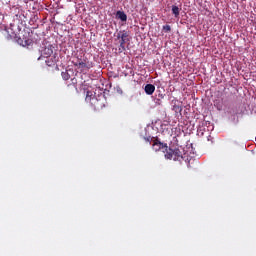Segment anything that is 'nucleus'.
<instances>
[{
    "mask_svg": "<svg viewBox=\"0 0 256 256\" xmlns=\"http://www.w3.org/2000/svg\"><path fill=\"white\" fill-rule=\"evenodd\" d=\"M72 64L77 69L84 71L85 69L89 70L93 68V63L87 61V59L83 58V56H73Z\"/></svg>",
    "mask_w": 256,
    "mask_h": 256,
    "instance_id": "obj_1",
    "label": "nucleus"
},
{
    "mask_svg": "<svg viewBox=\"0 0 256 256\" xmlns=\"http://www.w3.org/2000/svg\"><path fill=\"white\" fill-rule=\"evenodd\" d=\"M130 33L127 30H120L117 33V39L119 41V50L125 51V44L130 42Z\"/></svg>",
    "mask_w": 256,
    "mask_h": 256,
    "instance_id": "obj_2",
    "label": "nucleus"
},
{
    "mask_svg": "<svg viewBox=\"0 0 256 256\" xmlns=\"http://www.w3.org/2000/svg\"><path fill=\"white\" fill-rule=\"evenodd\" d=\"M165 158L167 160L181 161L183 159V155L181 150H179L178 148L176 149L168 148L165 153Z\"/></svg>",
    "mask_w": 256,
    "mask_h": 256,
    "instance_id": "obj_3",
    "label": "nucleus"
},
{
    "mask_svg": "<svg viewBox=\"0 0 256 256\" xmlns=\"http://www.w3.org/2000/svg\"><path fill=\"white\" fill-rule=\"evenodd\" d=\"M168 149V144L162 143L159 138H154V140H152V150L155 152L162 151L163 153H167Z\"/></svg>",
    "mask_w": 256,
    "mask_h": 256,
    "instance_id": "obj_4",
    "label": "nucleus"
},
{
    "mask_svg": "<svg viewBox=\"0 0 256 256\" xmlns=\"http://www.w3.org/2000/svg\"><path fill=\"white\" fill-rule=\"evenodd\" d=\"M54 53V46L49 44L46 46L44 49L41 50V56L38 58V61L41 60L43 57L44 58H49L53 55Z\"/></svg>",
    "mask_w": 256,
    "mask_h": 256,
    "instance_id": "obj_5",
    "label": "nucleus"
},
{
    "mask_svg": "<svg viewBox=\"0 0 256 256\" xmlns=\"http://www.w3.org/2000/svg\"><path fill=\"white\" fill-rule=\"evenodd\" d=\"M58 61H59V56L57 53H54L52 57L46 60V65L48 67H54L55 65H57Z\"/></svg>",
    "mask_w": 256,
    "mask_h": 256,
    "instance_id": "obj_6",
    "label": "nucleus"
},
{
    "mask_svg": "<svg viewBox=\"0 0 256 256\" xmlns=\"http://www.w3.org/2000/svg\"><path fill=\"white\" fill-rule=\"evenodd\" d=\"M116 18L122 22H127L128 21V16L125 14L124 11L118 10L116 12Z\"/></svg>",
    "mask_w": 256,
    "mask_h": 256,
    "instance_id": "obj_7",
    "label": "nucleus"
},
{
    "mask_svg": "<svg viewBox=\"0 0 256 256\" xmlns=\"http://www.w3.org/2000/svg\"><path fill=\"white\" fill-rule=\"evenodd\" d=\"M144 92H146L147 95H153L155 92V85L146 84V86H144Z\"/></svg>",
    "mask_w": 256,
    "mask_h": 256,
    "instance_id": "obj_8",
    "label": "nucleus"
},
{
    "mask_svg": "<svg viewBox=\"0 0 256 256\" xmlns=\"http://www.w3.org/2000/svg\"><path fill=\"white\" fill-rule=\"evenodd\" d=\"M90 94H91V92L87 91L85 101L90 102L92 104L95 102H98L97 98H94V97L92 98Z\"/></svg>",
    "mask_w": 256,
    "mask_h": 256,
    "instance_id": "obj_9",
    "label": "nucleus"
},
{
    "mask_svg": "<svg viewBox=\"0 0 256 256\" xmlns=\"http://www.w3.org/2000/svg\"><path fill=\"white\" fill-rule=\"evenodd\" d=\"M180 12H181V10L178 8V6H176V5L172 6V13L175 17H178Z\"/></svg>",
    "mask_w": 256,
    "mask_h": 256,
    "instance_id": "obj_10",
    "label": "nucleus"
},
{
    "mask_svg": "<svg viewBox=\"0 0 256 256\" xmlns=\"http://www.w3.org/2000/svg\"><path fill=\"white\" fill-rule=\"evenodd\" d=\"M61 76L64 81H68L70 79V75H69L68 71H62Z\"/></svg>",
    "mask_w": 256,
    "mask_h": 256,
    "instance_id": "obj_11",
    "label": "nucleus"
},
{
    "mask_svg": "<svg viewBox=\"0 0 256 256\" xmlns=\"http://www.w3.org/2000/svg\"><path fill=\"white\" fill-rule=\"evenodd\" d=\"M172 110H173L174 112H176V113H180V112H182V107L179 106V105H173Z\"/></svg>",
    "mask_w": 256,
    "mask_h": 256,
    "instance_id": "obj_12",
    "label": "nucleus"
},
{
    "mask_svg": "<svg viewBox=\"0 0 256 256\" xmlns=\"http://www.w3.org/2000/svg\"><path fill=\"white\" fill-rule=\"evenodd\" d=\"M163 31L165 33H170L171 32V26L170 25H164L163 26Z\"/></svg>",
    "mask_w": 256,
    "mask_h": 256,
    "instance_id": "obj_13",
    "label": "nucleus"
},
{
    "mask_svg": "<svg viewBox=\"0 0 256 256\" xmlns=\"http://www.w3.org/2000/svg\"><path fill=\"white\" fill-rule=\"evenodd\" d=\"M144 140L147 142V143H152L154 141L153 138H144Z\"/></svg>",
    "mask_w": 256,
    "mask_h": 256,
    "instance_id": "obj_14",
    "label": "nucleus"
},
{
    "mask_svg": "<svg viewBox=\"0 0 256 256\" xmlns=\"http://www.w3.org/2000/svg\"><path fill=\"white\" fill-rule=\"evenodd\" d=\"M159 97H160V99L164 98L163 94H159Z\"/></svg>",
    "mask_w": 256,
    "mask_h": 256,
    "instance_id": "obj_15",
    "label": "nucleus"
}]
</instances>
